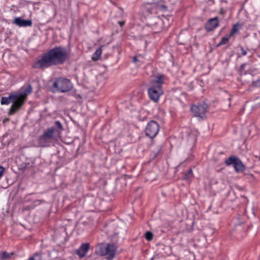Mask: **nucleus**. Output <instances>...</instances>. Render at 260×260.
Listing matches in <instances>:
<instances>
[{
	"label": "nucleus",
	"mask_w": 260,
	"mask_h": 260,
	"mask_svg": "<svg viewBox=\"0 0 260 260\" xmlns=\"http://www.w3.org/2000/svg\"><path fill=\"white\" fill-rule=\"evenodd\" d=\"M13 23L19 27L30 26L32 25L31 20L22 19L20 17L15 18Z\"/></svg>",
	"instance_id": "f8f14e48"
},
{
	"label": "nucleus",
	"mask_w": 260,
	"mask_h": 260,
	"mask_svg": "<svg viewBox=\"0 0 260 260\" xmlns=\"http://www.w3.org/2000/svg\"><path fill=\"white\" fill-rule=\"evenodd\" d=\"M188 135H189V137L192 136V141H193V142H195V141H196V137L195 135H194V134H192V132L189 133L188 134Z\"/></svg>",
	"instance_id": "a878e982"
},
{
	"label": "nucleus",
	"mask_w": 260,
	"mask_h": 260,
	"mask_svg": "<svg viewBox=\"0 0 260 260\" xmlns=\"http://www.w3.org/2000/svg\"><path fill=\"white\" fill-rule=\"evenodd\" d=\"M145 238L148 241H151L153 239V235L151 232H147L145 233Z\"/></svg>",
	"instance_id": "5701e85b"
},
{
	"label": "nucleus",
	"mask_w": 260,
	"mask_h": 260,
	"mask_svg": "<svg viewBox=\"0 0 260 260\" xmlns=\"http://www.w3.org/2000/svg\"><path fill=\"white\" fill-rule=\"evenodd\" d=\"M161 128L156 121L152 120L148 123L146 130H159Z\"/></svg>",
	"instance_id": "2eb2a0df"
},
{
	"label": "nucleus",
	"mask_w": 260,
	"mask_h": 260,
	"mask_svg": "<svg viewBox=\"0 0 260 260\" xmlns=\"http://www.w3.org/2000/svg\"><path fill=\"white\" fill-rule=\"evenodd\" d=\"M59 131H46L39 138V146L46 147L53 140H57L59 137Z\"/></svg>",
	"instance_id": "20e7f679"
},
{
	"label": "nucleus",
	"mask_w": 260,
	"mask_h": 260,
	"mask_svg": "<svg viewBox=\"0 0 260 260\" xmlns=\"http://www.w3.org/2000/svg\"><path fill=\"white\" fill-rule=\"evenodd\" d=\"M162 24H164L165 28H168L171 24L169 21V19L166 17H165L164 19H161L159 18H155V25H159L160 26L159 29H156V31L158 32L162 29L161 25Z\"/></svg>",
	"instance_id": "9b49d317"
},
{
	"label": "nucleus",
	"mask_w": 260,
	"mask_h": 260,
	"mask_svg": "<svg viewBox=\"0 0 260 260\" xmlns=\"http://www.w3.org/2000/svg\"><path fill=\"white\" fill-rule=\"evenodd\" d=\"M13 95H10L9 97H2L1 99V103L2 105H8L11 101L13 103L11 108L15 104L13 101V98L11 97Z\"/></svg>",
	"instance_id": "dca6fc26"
},
{
	"label": "nucleus",
	"mask_w": 260,
	"mask_h": 260,
	"mask_svg": "<svg viewBox=\"0 0 260 260\" xmlns=\"http://www.w3.org/2000/svg\"><path fill=\"white\" fill-rule=\"evenodd\" d=\"M149 2L146 4V7L150 13L156 12L155 8L158 7L157 3L160 0H148Z\"/></svg>",
	"instance_id": "4468645a"
},
{
	"label": "nucleus",
	"mask_w": 260,
	"mask_h": 260,
	"mask_svg": "<svg viewBox=\"0 0 260 260\" xmlns=\"http://www.w3.org/2000/svg\"><path fill=\"white\" fill-rule=\"evenodd\" d=\"M192 176V171L191 169H189L187 172L184 174V179L186 180L190 179Z\"/></svg>",
	"instance_id": "412c9836"
},
{
	"label": "nucleus",
	"mask_w": 260,
	"mask_h": 260,
	"mask_svg": "<svg viewBox=\"0 0 260 260\" xmlns=\"http://www.w3.org/2000/svg\"><path fill=\"white\" fill-rule=\"evenodd\" d=\"M230 37V36H229V37L226 36L225 37L222 38V39H221V41H220V42L219 43V44L221 45V44H226L229 42Z\"/></svg>",
	"instance_id": "393cba45"
},
{
	"label": "nucleus",
	"mask_w": 260,
	"mask_h": 260,
	"mask_svg": "<svg viewBox=\"0 0 260 260\" xmlns=\"http://www.w3.org/2000/svg\"><path fill=\"white\" fill-rule=\"evenodd\" d=\"M13 254V252L11 253H7L6 251H3L1 253V259L2 260H7L11 257V256Z\"/></svg>",
	"instance_id": "a211bd4d"
},
{
	"label": "nucleus",
	"mask_w": 260,
	"mask_h": 260,
	"mask_svg": "<svg viewBox=\"0 0 260 260\" xmlns=\"http://www.w3.org/2000/svg\"><path fill=\"white\" fill-rule=\"evenodd\" d=\"M28 260H41V254L39 253H36L33 256L30 257Z\"/></svg>",
	"instance_id": "b1692460"
},
{
	"label": "nucleus",
	"mask_w": 260,
	"mask_h": 260,
	"mask_svg": "<svg viewBox=\"0 0 260 260\" xmlns=\"http://www.w3.org/2000/svg\"><path fill=\"white\" fill-rule=\"evenodd\" d=\"M240 28V25L236 24L233 25L232 31L230 33V36H232L237 33Z\"/></svg>",
	"instance_id": "6ab92c4d"
},
{
	"label": "nucleus",
	"mask_w": 260,
	"mask_h": 260,
	"mask_svg": "<svg viewBox=\"0 0 260 260\" xmlns=\"http://www.w3.org/2000/svg\"><path fill=\"white\" fill-rule=\"evenodd\" d=\"M158 131H145V135L149 138L152 139L155 137Z\"/></svg>",
	"instance_id": "aec40b11"
},
{
	"label": "nucleus",
	"mask_w": 260,
	"mask_h": 260,
	"mask_svg": "<svg viewBox=\"0 0 260 260\" xmlns=\"http://www.w3.org/2000/svg\"><path fill=\"white\" fill-rule=\"evenodd\" d=\"M54 65L63 63L67 58L68 52L62 47H55L48 51Z\"/></svg>",
	"instance_id": "7ed1b4c3"
},
{
	"label": "nucleus",
	"mask_w": 260,
	"mask_h": 260,
	"mask_svg": "<svg viewBox=\"0 0 260 260\" xmlns=\"http://www.w3.org/2000/svg\"><path fill=\"white\" fill-rule=\"evenodd\" d=\"M54 127L52 128L50 130H55V129H60L62 128V125L60 122L59 121H56L54 124Z\"/></svg>",
	"instance_id": "4be33fe9"
},
{
	"label": "nucleus",
	"mask_w": 260,
	"mask_h": 260,
	"mask_svg": "<svg viewBox=\"0 0 260 260\" xmlns=\"http://www.w3.org/2000/svg\"><path fill=\"white\" fill-rule=\"evenodd\" d=\"M102 54V47L99 48L93 54L92 59L93 61L98 60L101 56Z\"/></svg>",
	"instance_id": "f3484780"
},
{
	"label": "nucleus",
	"mask_w": 260,
	"mask_h": 260,
	"mask_svg": "<svg viewBox=\"0 0 260 260\" xmlns=\"http://www.w3.org/2000/svg\"><path fill=\"white\" fill-rule=\"evenodd\" d=\"M139 60H138L137 57H134V58H133V61L135 62V63H137Z\"/></svg>",
	"instance_id": "cd10ccee"
},
{
	"label": "nucleus",
	"mask_w": 260,
	"mask_h": 260,
	"mask_svg": "<svg viewBox=\"0 0 260 260\" xmlns=\"http://www.w3.org/2000/svg\"><path fill=\"white\" fill-rule=\"evenodd\" d=\"M225 162L228 166L233 165L237 173H242L246 170V167L242 161L236 156L230 157L226 159Z\"/></svg>",
	"instance_id": "1a4fd4ad"
},
{
	"label": "nucleus",
	"mask_w": 260,
	"mask_h": 260,
	"mask_svg": "<svg viewBox=\"0 0 260 260\" xmlns=\"http://www.w3.org/2000/svg\"><path fill=\"white\" fill-rule=\"evenodd\" d=\"M255 156L256 157L258 158V159L260 160V153H259V154H255Z\"/></svg>",
	"instance_id": "c756f323"
},
{
	"label": "nucleus",
	"mask_w": 260,
	"mask_h": 260,
	"mask_svg": "<svg viewBox=\"0 0 260 260\" xmlns=\"http://www.w3.org/2000/svg\"><path fill=\"white\" fill-rule=\"evenodd\" d=\"M163 83L164 76L161 74L157 75L150 81L148 94L150 99L154 102H157L163 93L161 87Z\"/></svg>",
	"instance_id": "f257e3e1"
},
{
	"label": "nucleus",
	"mask_w": 260,
	"mask_h": 260,
	"mask_svg": "<svg viewBox=\"0 0 260 260\" xmlns=\"http://www.w3.org/2000/svg\"><path fill=\"white\" fill-rule=\"evenodd\" d=\"M241 53L243 55H245L247 54L246 51L242 47L241 48Z\"/></svg>",
	"instance_id": "bb28decb"
},
{
	"label": "nucleus",
	"mask_w": 260,
	"mask_h": 260,
	"mask_svg": "<svg viewBox=\"0 0 260 260\" xmlns=\"http://www.w3.org/2000/svg\"><path fill=\"white\" fill-rule=\"evenodd\" d=\"M89 248V244L88 243H83L76 250V253L80 258H83L86 255Z\"/></svg>",
	"instance_id": "9d476101"
},
{
	"label": "nucleus",
	"mask_w": 260,
	"mask_h": 260,
	"mask_svg": "<svg viewBox=\"0 0 260 260\" xmlns=\"http://www.w3.org/2000/svg\"><path fill=\"white\" fill-rule=\"evenodd\" d=\"M125 23L124 21H119V24H120V26H122Z\"/></svg>",
	"instance_id": "c85d7f7f"
},
{
	"label": "nucleus",
	"mask_w": 260,
	"mask_h": 260,
	"mask_svg": "<svg viewBox=\"0 0 260 260\" xmlns=\"http://www.w3.org/2000/svg\"><path fill=\"white\" fill-rule=\"evenodd\" d=\"M53 86L57 91L61 92H66L72 88V84L69 80L60 78L56 79L53 83Z\"/></svg>",
	"instance_id": "0eeeda50"
},
{
	"label": "nucleus",
	"mask_w": 260,
	"mask_h": 260,
	"mask_svg": "<svg viewBox=\"0 0 260 260\" xmlns=\"http://www.w3.org/2000/svg\"><path fill=\"white\" fill-rule=\"evenodd\" d=\"M208 106L205 103L199 104L191 107V111L195 117L200 119L206 117V113L208 111Z\"/></svg>",
	"instance_id": "6e6552de"
},
{
	"label": "nucleus",
	"mask_w": 260,
	"mask_h": 260,
	"mask_svg": "<svg viewBox=\"0 0 260 260\" xmlns=\"http://www.w3.org/2000/svg\"><path fill=\"white\" fill-rule=\"evenodd\" d=\"M116 247L114 244H101L98 246L96 252L102 255H108L107 260H112L115 256Z\"/></svg>",
	"instance_id": "39448f33"
},
{
	"label": "nucleus",
	"mask_w": 260,
	"mask_h": 260,
	"mask_svg": "<svg viewBox=\"0 0 260 260\" xmlns=\"http://www.w3.org/2000/svg\"><path fill=\"white\" fill-rule=\"evenodd\" d=\"M32 92V87L29 85L27 87L20 93L13 94L11 97L15 104L10 108L8 114L13 115L23 105L26 100L27 96Z\"/></svg>",
	"instance_id": "f03ea898"
},
{
	"label": "nucleus",
	"mask_w": 260,
	"mask_h": 260,
	"mask_svg": "<svg viewBox=\"0 0 260 260\" xmlns=\"http://www.w3.org/2000/svg\"><path fill=\"white\" fill-rule=\"evenodd\" d=\"M52 65L54 64L47 52L38 57L33 67L36 69H45Z\"/></svg>",
	"instance_id": "423d86ee"
},
{
	"label": "nucleus",
	"mask_w": 260,
	"mask_h": 260,
	"mask_svg": "<svg viewBox=\"0 0 260 260\" xmlns=\"http://www.w3.org/2000/svg\"><path fill=\"white\" fill-rule=\"evenodd\" d=\"M218 25V19L214 17L210 19L206 24L205 28L208 31H211L217 27Z\"/></svg>",
	"instance_id": "ddd939ff"
}]
</instances>
